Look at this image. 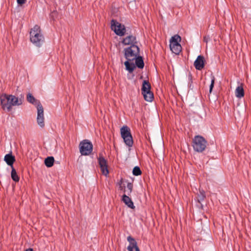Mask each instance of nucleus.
Masks as SVG:
<instances>
[{"mask_svg": "<svg viewBox=\"0 0 251 251\" xmlns=\"http://www.w3.org/2000/svg\"><path fill=\"white\" fill-rule=\"evenodd\" d=\"M123 51L124 56L126 59L124 63L126 69L131 73L135 69V65L132 62L139 55V48L137 45H132L125 48Z\"/></svg>", "mask_w": 251, "mask_h": 251, "instance_id": "f257e3e1", "label": "nucleus"}, {"mask_svg": "<svg viewBox=\"0 0 251 251\" xmlns=\"http://www.w3.org/2000/svg\"><path fill=\"white\" fill-rule=\"evenodd\" d=\"M0 100L2 108L8 112L11 110L12 106H19L23 103L22 99H19L12 95L6 94H2L0 96Z\"/></svg>", "mask_w": 251, "mask_h": 251, "instance_id": "f03ea898", "label": "nucleus"}, {"mask_svg": "<svg viewBox=\"0 0 251 251\" xmlns=\"http://www.w3.org/2000/svg\"><path fill=\"white\" fill-rule=\"evenodd\" d=\"M30 40L36 46L40 47L44 43L45 38L40 27L35 25L30 31Z\"/></svg>", "mask_w": 251, "mask_h": 251, "instance_id": "7ed1b4c3", "label": "nucleus"}, {"mask_svg": "<svg viewBox=\"0 0 251 251\" xmlns=\"http://www.w3.org/2000/svg\"><path fill=\"white\" fill-rule=\"evenodd\" d=\"M207 144V141L201 135H196L192 139V146L196 152H203L205 150Z\"/></svg>", "mask_w": 251, "mask_h": 251, "instance_id": "20e7f679", "label": "nucleus"}, {"mask_svg": "<svg viewBox=\"0 0 251 251\" xmlns=\"http://www.w3.org/2000/svg\"><path fill=\"white\" fill-rule=\"evenodd\" d=\"M122 137L126 145L128 147H132L133 141L130 128L126 126H123L120 129Z\"/></svg>", "mask_w": 251, "mask_h": 251, "instance_id": "39448f33", "label": "nucleus"}, {"mask_svg": "<svg viewBox=\"0 0 251 251\" xmlns=\"http://www.w3.org/2000/svg\"><path fill=\"white\" fill-rule=\"evenodd\" d=\"M79 147L81 155L86 156L91 153L93 146L90 141L85 139L80 142Z\"/></svg>", "mask_w": 251, "mask_h": 251, "instance_id": "423d86ee", "label": "nucleus"}, {"mask_svg": "<svg viewBox=\"0 0 251 251\" xmlns=\"http://www.w3.org/2000/svg\"><path fill=\"white\" fill-rule=\"evenodd\" d=\"M111 28L116 34L120 36H124L126 32L125 25L114 19L111 21Z\"/></svg>", "mask_w": 251, "mask_h": 251, "instance_id": "0eeeda50", "label": "nucleus"}, {"mask_svg": "<svg viewBox=\"0 0 251 251\" xmlns=\"http://www.w3.org/2000/svg\"><path fill=\"white\" fill-rule=\"evenodd\" d=\"M37 122L38 125L41 127H44L45 126L44 124V109L40 102L37 105Z\"/></svg>", "mask_w": 251, "mask_h": 251, "instance_id": "6e6552de", "label": "nucleus"}, {"mask_svg": "<svg viewBox=\"0 0 251 251\" xmlns=\"http://www.w3.org/2000/svg\"><path fill=\"white\" fill-rule=\"evenodd\" d=\"M98 163L102 175L107 176L109 174V171L108 170V165L106 160L100 153L99 154V157H98Z\"/></svg>", "mask_w": 251, "mask_h": 251, "instance_id": "1a4fd4ad", "label": "nucleus"}, {"mask_svg": "<svg viewBox=\"0 0 251 251\" xmlns=\"http://www.w3.org/2000/svg\"><path fill=\"white\" fill-rule=\"evenodd\" d=\"M127 240L129 242V245L127 248L128 251H140L137 243L134 238L128 236L127 237Z\"/></svg>", "mask_w": 251, "mask_h": 251, "instance_id": "9d476101", "label": "nucleus"}, {"mask_svg": "<svg viewBox=\"0 0 251 251\" xmlns=\"http://www.w3.org/2000/svg\"><path fill=\"white\" fill-rule=\"evenodd\" d=\"M194 66L198 70H201L204 66V58L202 55H199L194 62Z\"/></svg>", "mask_w": 251, "mask_h": 251, "instance_id": "9b49d317", "label": "nucleus"}, {"mask_svg": "<svg viewBox=\"0 0 251 251\" xmlns=\"http://www.w3.org/2000/svg\"><path fill=\"white\" fill-rule=\"evenodd\" d=\"M122 42L125 45H136V38L134 36L129 35L124 38Z\"/></svg>", "mask_w": 251, "mask_h": 251, "instance_id": "f8f14e48", "label": "nucleus"}, {"mask_svg": "<svg viewBox=\"0 0 251 251\" xmlns=\"http://www.w3.org/2000/svg\"><path fill=\"white\" fill-rule=\"evenodd\" d=\"M122 201L129 208L134 209L135 206L134 205L131 199L126 195L124 194L122 196Z\"/></svg>", "mask_w": 251, "mask_h": 251, "instance_id": "ddd939ff", "label": "nucleus"}, {"mask_svg": "<svg viewBox=\"0 0 251 251\" xmlns=\"http://www.w3.org/2000/svg\"><path fill=\"white\" fill-rule=\"evenodd\" d=\"M4 161L7 163V164L12 167H13V163L15 161V157L14 155H12V152H10L9 153L6 154L4 158Z\"/></svg>", "mask_w": 251, "mask_h": 251, "instance_id": "4468645a", "label": "nucleus"}, {"mask_svg": "<svg viewBox=\"0 0 251 251\" xmlns=\"http://www.w3.org/2000/svg\"><path fill=\"white\" fill-rule=\"evenodd\" d=\"M170 48L172 51L176 54H178L182 48L179 43L170 44Z\"/></svg>", "mask_w": 251, "mask_h": 251, "instance_id": "2eb2a0df", "label": "nucleus"}, {"mask_svg": "<svg viewBox=\"0 0 251 251\" xmlns=\"http://www.w3.org/2000/svg\"><path fill=\"white\" fill-rule=\"evenodd\" d=\"M151 86L149 82L147 80H144L142 84V87L141 88L142 94L151 91Z\"/></svg>", "mask_w": 251, "mask_h": 251, "instance_id": "dca6fc26", "label": "nucleus"}, {"mask_svg": "<svg viewBox=\"0 0 251 251\" xmlns=\"http://www.w3.org/2000/svg\"><path fill=\"white\" fill-rule=\"evenodd\" d=\"M235 96L237 98H241L244 96V90L242 84L237 87L235 91Z\"/></svg>", "mask_w": 251, "mask_h": 251, "instance_id": "f3484780", "label": "nucleus"}, {"mask_svg": "<svg viewBox=\"0 0 251 251\" xmlns=\"http://www.w3.org/2000/svg\"><path fill=\"white\" fill-rule=\"evenodd\" d=\"M134 60H135V67H137L139 69H143L144 68V62L142 57L139 55L136 57Z\"/></svg>", "mask_w": 251, "mask_h": 251, "instance_id": "a211bd4d", "label": "nucleus"}, {"mask_svg": "<svg viewBox=\"0 0 251 251\" xmlns=\"http://www.w3.org/2000/svg\"><path fill=\"white\" fill-rule=\"evenodd\" d=\"M145 100L149 102L152 101L154 98L153 94L151 91L142 94Z\"/></svg>", "mask_w": 251, "mask_h": 251, "instance_id": "6ab92c4d", "label": "nucleus"}, {"mask_svg": "<svg viewBox=\"0 0 251 251\" xmlns=\"http://www.w3.org/2000/svg\"><path fill=\"white\" fill-rule=\"evenodd\" d=\"M11 176L12 180L15 182H18L20 180V177L14 167L11 168Z\"/></svg>", "mask_w": 251, "mask_h": 251, "instance_id": "aec40b11", "label": "nucleus"}, {"mask_svg": "<svg viewBox=\"0 0 251 251\" xmlns=\"http://www.w3.org/2000/svg\"><path fill=\"white\" fill-rule=\"evenodd\" d=\"M54 161V157L52 156H49L45 160V164L48 167H51L53 166Z\"/></svg>", "mask_w": 251, "mask_h": 251, "instance_id": "412c9836", "label": "nucleus"}, {"mask_svg": "<svg viewBox=\"0 0 251 251\" xmlns=\"http://www.w3.org/2000/svg\"><path fill=\"white\" fill-rule=\"evenodd\" d=\"M27 100L31 103L37 105L38 103V102H39V101H37L30 93H28L27 95Z\"/></svg>", "mask_w": 251, "mask_h": 251, "instance_id": "4be33fe9", "label": "nucleus"}, {"mask_svg": "<svg viewBox=\"0 0 251 251\" xmlns=\"http://www.w3.org/2000/svg\"><path fill=\"white\" fill-rule=\"evenodd\" d=\"M181 41V37L178 35L176 34L173 37L170 39V44L172 43H179V42Z\"/></svg>", "mask_w": 251, "mask_h": 251, "instance_id": "5701e85b", "label": "nucleus"}, {"mask_svg": "<svg viewBox=\"0 0 251 251\" xmlns=\"http://www.w3.org/2000/svg\"><path fill=\"white\" fill-rule=\"evenodd\" d=\"M132 174L135 176H138L142 174V171L138 166H135L133 169Z\"/></svg>", "mask_w": 251, "mask_h": 251, "instance_id": "b1692460", "label": "nucleus"}, {"mask_svg": "<svg viewBox=\"0 0 251 251\" xmlns=\"http://www.w3.org/2000/svg\"><path fill=\"white\" fill-rule=\"evenodd\" d=\"M127 190H125V192H126L127 195H130L133 189V184L131 182H128L126 186Z\"/></svg>", "mask_w": 251, "mask_h": 251, "instance_id": "393cba45", "label": "nucleus"}, {"mask_svg": "<svg viewBox=\"0 0 251 251\" xmlns=\"http://www.w3.org/2000/svg\"><path fill=\"white\" fill-rule=\"evenodd\" d=\"M199 196V201H202L204 200L205 198V192L204 191H200V194L198 195Z\"/></svg>", "mask_w": 251, "mask_h": 251, "instance_id": "a878e982", "label": "nucleus"}, {"mask_svg": "<svg viewBox=\"0 0 251 251\" xmlns=\"http://www.w3.org/2000/svg\"><path fill=\"white\" fill-rule=\"evenodd\" d=\"M215 78L214 76L212 75L211 76V84H210V86H209V92L210 93H211V92L212 91V89L213 88L214 85V82H215Z\"/></svg>", "mask_w": 251, "mask_h": 251, "instance_id": "bb28decb", "label": "nucleus"}, {"mask_svg": "<svg viewBox=\"0 0 251 251\" xmlns=\"http://www.w3.org/2000/svg\"><path fill=\"white\" fill-rule=\"evenodd\" d=\"M17 3L20 5L25 3L26 0H17Z\"/></svg>", "mask_w": 251, "mask_h": 251, "instance_id": "cd10ccee", "label": "nucleus"}, {"mask_svg": "<svg viewBox=\"0 0 251 251\" xmlns=\"http://www.w3.org/2000/svg\"><path fill=\"white\" fill-rule=\"evenodd\" d=\"M25 251H33V249L31 248H28L26 249Z\"/></svg>", "mask_w": 251, "mask_h": 251, "instance_id": "c85d7f7f", "label": "nucleus"}]
</instances>
